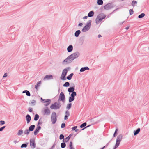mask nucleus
Returning a JSON list of instances; mask_svg holds the SVG:
<instances>
[{
  "instance_id": "473e14b6",
  "label": "nucleus",
  "mask_w": 149,
  "mask_h": 149,
  "mask_svg": "<svg viewBox=\"0 0 149 149\" xmlns=\"http://www.w3.org/2000/svg\"><path fill=\"white\" fill-rule=\"evenodd\" d=\"M120 143V142L117 141H116V143L114 149H115L116 148H117L118 147V146L119 145Z\"/></svg>"
},
{
  "instance_id": "69168bd1",
  "label": "nucleus",
  "mask_w": 149,
  "mask_h": 149,
  "mask_svg": "<svg viewBox=\"0 0 149 149\" xmlns=\"http://www.w3.org/2000/svg\"><path fill=\"white\" fill-rule=\"evenodd\" d=\"M116 134L114 133V135H113V136H114V137H115V134Z\"/></svg>"
},
{
  "instance_id": "49530a36",
  "label": "nucleus",
  "mask_w": 149,
  "mask_h": 149,
  "mask_svg": "<svg viewBox=\"0 0 149 149\" xmlns=\"http://www.w3.org/2000/svg\"><path fill=\"white\" fill-rule=\"evenodd\" d=\"M0 125H3V124H4L5 123V122L4 121H2V120H1L0 121Z\"/></svg>"
},
{
  "instance_id": "052dcab7",
  "label": "nucleus",
  "mask_w": 149,
  "mask_h": 149,
  "mask_svg": "<svg viewBox=\"0 0 149 149\" xmlns=\"http://www.w3.org/2000/svg\"><path fill=\"white\" fill-rule=\"evenodd\" d=\"M82 25V23H79V26H81Z\"/></svg>"
},
{
  "instance_id": "2eb2a0df",
  "label": "nucleus",
  "mask_w": 149,
  "mask_h": 149,
  "mask_svg": "<svg viewBox=\"0 0 149 149\" xmlns=\"http://www.w3.org/2000/svg\"><path fill=\"white\" fill-rule=\"evenodd\" d=\"M26 119L27 121V123H28L31 120V117L29 115H27L26 117Z\"/></svg>"
},
{
  "instance_id": "4468645a",
  "label": "nucleus",
  "mask_w": 149,
  "mask_h": 149,
  "mask_svg": "<svg viewBox=\"0 0 149 149\" xmlns=\"http://www.w3.org/2000/svg\"><path fill=\"white\" fill-rule=\"evenodd\" d=\"M41 100L43 101L44 103L45 102H48L47 104L46 105V106H48L49 104H50V99H43L42 98H41Z\"/></svg>"
},
{
  "instance_id": "5fc2aeb1",
  "label": "nucleus",
  "mask_w": 149,
  "mask_h": 149,
  "mask_svg": "<svg viewBox=\"0 0 149 149\" xmlns=\"http://www.w3.org/2000/svg\"><path fill=\"white\" fill-rule=\"evenodd\" d=\"M64 119L65 120H66L68 119V116L67 115H66L65 116Z\"/></svg>"
},
{
  "instance_id": "e2e57ef3",
  "label": "nucleus",
  "mask_w": 149,
  "mask_h": 149,
  "mask_svg": "<svg viewBox=\"0 0 149 149\" xmlns=\"http://www.w3.org/2000/svg\"><path fill=\"white\" fill-rule=\"evenodd\" d=\"M101 37V36L100 35H99L98 36V37L99 38Z\"/></svg>"
},
{
  "instance_id": "72a5a7b5",
  "label": "nucleus",
  "mask_w": 149,
  "mask_h": 149,
  "mask_svg": "<svg viewBox=\"0 0 149 149\" xmlns=\"http://www.w3.org/2000/svg\"><path fill=\"white\" fill-rule=\"evenodd\" d=\"M70 84L68 82H66L63 85V86L64 87H67L69 86Z\"/></svg>"
},
{
  "instance_id": "9d476101",
  "label": "nucleus",
  "mask_w": 149,
  "mask_h": 149,
  "mask_svg": "<svg viewBox=\"0 0 149 149\" xmlns=\"http://www.w3.org/2000/svg\"><path fill=\"white\" fill-rule=\"evenodd\" d=\"M59 99L63 102H64L65 100V96L63 92H61L60 94Z\"/></svg>"
},
{
  "instance_id": "393cba45",
  "label": "nucleus",
  "mask_w": 149,
  "mask_h": 149,
  "mask_svg": "<svg viewBox=\"0 0 149 149\" xmlns=\"http://www.w3.org/2000/svg\"><path fill=\"white\" fill-rule=\"evenodd\" d=\"M80 33V30L77 31L75 33V35L76 37H78Z\"/></svg>"
},
{
  "instance_id": "0eeeda50",
  "label": "nucleus",
  "mask_w": 149,
  "mask_h": 149,
  "mask_svg": "<svg viewBox=\"0 0 149 149\" xmlns=\"http://www.w3.org/2000/svg\"><path fill=\"white\" fill-rule=\"evenodd\" d=\"M79 56V54L78 53H73L69 57L70 58V59L72 61L74 59L77 58Z\"/></svg>"
},
{
  "instance_id": "f704fd0d",
  "label": "nucleus",
  "mask_w": 149,
  "mask_h": 149,
  "mask_svg": "<svg viewBox=\"0 0 149 149\" xmlns=\"http://www.w3.org/2000/svg\"><path fill=\"white\" fill-rule=\"evenodd\" d=\"M77 128V126L73 127H72V130H75V132H77L78 130V129H76Z\"/></svg>"
},
{
  "instance_id": "6e6552de",
  "label": "nucleus",
  "mask_w": 149,
  "mask_h": 149,
  "mask_svg": "<svg viewBox=\"0 0 149 149\" xmlns=\"http://www.w3.org/2000/svg\"><path fill=\"white\" fill-rule=\"evenodd\" d=\"M76 95V93L75 92L72 93L71 97H69V102H71L74 100V97Z\"/></svg>"
},
{
  "instance_id": "39448f33",
  "label": "nucleus",
  "mask_w": 149,
  "mask_h": 149,
  "mask_svg": "<svg viewBox=\"0 0 149 149\" xmlns=\"http://www.w3.org/2000/svg\"><path fill=\"white\" fill-rule=\"evenodd\" d=\"M60 105L59 104L56 102L52 104L50 107V108L51 109H57L60 108Z\"/></svg>"
},
{
  "instance_id": "338daca9",
  "label": "nucleus",
  "mask_w": 149,
  "mask_h": 149,
  "mask_svg": "<svg viewBox=\"0 0 149 149\" xmlns=\"http://www.w3.org/2000/svg\"><path fill=\"white\" fill-rule=\"evenodd\" d=\"M89 126H89H87L86 127H85V128H86V127H88Z\"/></svg>"
},
{
  "instance_id": "bb28decb",
  "label": "nucleus",
  "mask_w": 149,
  "mask_h": 149,
  "mask_svg": "<svg viewBox=\"0 0 149 149\" xmlns=\"http://www.w3.org/2000/svg\"><path fill=\"white\" fill-rule=\"evenodd\" d=\"M73 75V73L71 74H70L69 75V76H68V77H67V79L69 80H71L72 78V76Z\"/></svg>"
},
{
  "instance_id": "e433bc0d",
  "label": "nucleus",
  "mask_w": 149,
  "mask_h": 149,
  "mask_svg": "<svg viewBox=\"0 0 149 149\" xmlns=\"http://www.w3.org/2000/svg\"><path fill=\"white\" fill-rule=\"evenodd\" d=\"M36 103L35 100H33L31 101L30 104L32 105H34L35 104V103Z\"/></svg>"
},
{
  "instance_id": "a211bd4d",
  "label": "nucleus",
  "mask_w": 149,
  "mask_h": 149,
  "mask_svg": "<svg viewBox=\"0 0 149 149\" xmlns=\"http://www.w3.org/2000/svg\"><path fill=\"white\" fill-rule=\"evenodd\" d=\"M73 46L72 45H69L67 48V50L68 52H70L73 50Z\"/></svg>"
},
{
  "instance_id": "8fccbe9b",
  "label": "nucleus",
  "mask_w": 149,
  "mask_h": 149,
  "mask_svg": "<svg viewBox=\"0 0 149 149\" xmlns=\"http://www.w3.org/2000/svg\"><path fill=\"white\" fill-rule=\"evenodd\" d=\"M29 111L30 112H31L32 111V109L31 108H29L28 109Z\"/></svg>"
},
{
  "instance_id": "680f3d73",
  "label": "nucleus",
  "mask_w": 149,
  "mask_h": 149,
  "mask_svg": "<svg viewBox=\"0 0 149 149\" xmlns=\"http://www.w3.org/2000/svg\"><path fill=\"white\" fill-rule=\"evenodd\" d=\"M26 91H27V90H25V91H23L22 93H26Z\"/></svg>"
},
{
  "instance_id": "13d9d810",
  "label": "nucleus",
  "mask_w": 149,
  "mask_h": 149,
  "mask_svg": "<svg viewBox=\"0 0 149 149\" xmlns=\"http://www.w3.org/2000/svg\"><path fill=\"white\" fill-rule=\"evenodd\" d=\"M71 136L72 135H71V134H70L68 137H67L69 138V139H70V138H71Z\"/></svg>"
},
{
  "instance_id": "09e8293b",
  "label": "nucleus",
  "mask_w": 149,
  "mask_h": 149,
  "mask_svg": "<svg viewBox=\"0 0 149 149\" xmlns=\"http://www.w3.org/2000/svg\"><path fill=\"white\" fill-rule=\"evenodd\" d=\"M5 126H4L1 128H0V131H2L3 129L5 128Z\"/></svg>"
},
{
  "instance_id": "c9c22d12",
  "label": "nucleus",
  "mask_w": 149,
  "mask_h": 149,
  "mask_svg": "<svg viewBox=\"0 0 149 149\" xmlns=\"http://www.w3.org/2000/svg\"><path fill=\"white\" fill-rule=\"evenodd\" d=\"M61 147L62 148H64L66 146V144L65 143H62L61 144Z\"/></svg>"
},
{
  "instance_id": "c85d7f7f",
  "label": "nucleus",
  "mask_w": 149,
  "mask_h": 149,
  "mask_svg": "<svg viewBox=\"0 0 149 149\" xmlns=\"http://www.w3.org/2000/svg\"><path fill=\"white\" fill-rule=\"evenodd\" d=\"M97 4L99 5H102L103 3V2L102 0H98Z\"/></svg>"
},
{
  "instance_id": "412c9836",
  "label": "nucleus",
  "mask_w": 149,
  "mask_h": 149,
  "mask_svg": "<svg viewBox=\"0 0 149 149\" xmlns=\"http://www.w3.org/2000/svg\"><path fill=\"white\" fill-rule=\"evenodd\" d=\"M89 69V68L88 67H86L84 68H81L80 70V71L81 72H83L85 70H88Z\"/></svg>"
},
{
  "instance_id": "2f4dec72",
  "label": "nucleus",
  "mask_w": 149,
  "mask_h": 149,
  "mask_svg": "<svg viewBox=\"0 0 149 149\" xmlns=\"http://www.w3.org/2000/svg\"><path fill=\"white\" fill-rule=\"evenodd\" d=\"M29 131H30L29 130H27V129L26 130L24 131V133L25 134L28 135L29 133V132H30Z\"/></svg>"
},
{
  "instance_id": "b1692460",
  "label": "nucleus",
  "mask_w": 149,
  "mask_h": 149,
  "mask_svg": "<svg viewBox=\"0 0 149 149\" xmlns=\"http://www.w3.org/2000/svg\"><path fill=\"white\" fill-rule=\"evenodd\" d=\"M140 130V129L139 128H138L136 131L134 132V135H136L139 132Z\"/></svg>"
},
{
  "instance_id": "ea45409f",
  "label": "nucleus",
  "mask_w": 149,
  "mask_h": 149,
  "mask_svg": "<svg viewBox=\"0 0 149 149\" xmlns=\"http://www.w3.org/2000/svg\"><path fill=\"white\" fill-rule=\"evenodd\" d=\"M23 133V131L21 130H20L19 131L17 134L19 135H21Z\"/></svg>"
},
{
  "instance_id": "3c124183",
  "label": "nucleus",
  "mask_w": 149,
  "mask_h": 149,
  "mask_svg": "<svg viewBox=\"0 0 149 149\" xmlns=\"http://www.w3.org/2000/svg\"><path fill=\"white\" fill-rule=\"evenodd\" d=\"M65 113L67 116H69V115H70L68 111H66V112H65Z\"/></svg>"
},
{
  "instance_id": "20e7f679",
  "label": "nucleus",
  "mask_w": 149,
  "mask_h": 149,
  "mask_svg": "<svg viewBox=\"0 0 149 149\" xmlns=\"http://www.w3.org/2000/svg\"><path fill=\"white\" fill-rule=\"evenodd\" d=\"M51 119L52 123L54 124L56 122V114L55 112H53L51 115Z\"/></svg>"
},
{
  "instance_id": "f3484780",
  "label": "nucleus",
  "mask_w": 149,
  "mask_h": 149,
  "mask_svg": "<svg viewBox=\"0 0 149 149\" xmlns=\"http://www.w3.org/2000/svg\"><path fill=\"white\" fill-rule=\"evenodd\" d=\"M41 128L40 126H38L37 128L35 130L34 132V134L36 135L37 134V132L39 131V130Z\"/></svg>"
},
{
  "instance_id": "c03bdc74",
  "label": "nucleus",
  "mask_w": 149,
  "mask_h": 149,
  "mask_svg": "<svg viewBox=\"0 0 149 149\" xmlns=\"http://www.w3.org/2000/svg\"><path fill=\"white\" fill-rule=\"evenodd\" d=\"M27 147V145L26 144H22L21 147V148H26Z\"/></svg>"
},
{
  "instance_id": "aec40b11",
  "label": "nucleus",
  "mask_w": 149,
  "mask_h": 149,
  "mask_svg": "<svg viewBox=\"0 0 149 149\" xmlns=\"http://www.w3.org/2000/svg\"><path fill=\"white\" fill-rule=\"evenodd\" d=\"M35 127V126L34 125H32L30 126L29 130L30 131H33Z\"/></svg>"
},
{
  "instance_id": "c756f323",
  "label": "nucleus",
  "mask_w": 149,
  "mask_h": 149,
  "mask_svg": "<svg viewBox=\"0 0 149 149\" xmlns=\"http://www.w3.org/2000/svg\"><path fill=\"white\" fill-rule=\"evenodd\" d=\"M72 104L71 103H70L68 104L66 108L68 109H69L71 107Z\"/></svg>"
},
{
  "instance_id": "774afa93",
  "label": "nucleus",
  "mask_w": 149,
  "mask_h": 149,
  "mask_svg": "<svg viewBox=\"0 0 149 149\" xmlns=\"http://www.w3.org/2000/svg\"><path fill=\"white\" fill-rule=\"evenodd\" d=\"M126 29H128V28H126Z\"/></svg>"
},
{
  "instance_id": "a18cd8bd",
  "label": "nucleus",
  "mask_w": 149,
  "mask_h": 149,
  "mask_svg": "<svg viewBox=\"0 0 149 149\" xmlns=\"http://www.w3.org/2000/svg\"><path fill=\"white\" fill-rule=\"evenodd\" d=\"M64 136L63 134H61L59 138L60 139H64Z\"/></svg>"
},
{
  "instance_id": "5701e85b",
  "label": "nucleus",
  "mask_w": 149,
  "mask_h": 149,
  "mask_svg": "<svg viewBox=\"0 0 149 149\" xmlns=\"http://www.w3.org/2000/svg\"><path fill=\"white\" fill-rule=\"evenodd\" d=\"M41 83V81H39L37 83V84L35 86V88L36 89H38V87L40 86Z\"/></svg>"
},
{
  "instance_id": "f257e3e1",
  "label": "nucleus",
  "mask_w": 149,
  "mask_h": 149,
  "mask_svg": "<svg viewBox=\"0 0 149 149\" xmlns=\"http://www.w3.org/2000/svg\"><path fill=\"white\" fill-rule=\"evenodd\" d=\"M106 17V15L103 14H100L98 15L95 20L96 23L97 24Z\"/></svg>"
},
{
  "instance_id": "cd10ccee",
  "label": "nucleus",
  "mask_w": 149,
  "mask_h": 149,
  "mask_svg": "<svg viewBox=\"0 0 149 149\" xmlns=\"http://www.w3.org/2000/svg\"><path fill=\"white\" fill-rule=\"evenodd\" d=\"M145 15L144 13H141V14H140L138 16V18H140V19L141 18L144 17Z\"/></svg>"
},
{
  "instance_id": "9b49d317",
  "label": "nucleus",
  "mask_w": 149,
  "mask_h": 149,
  "mask_svg": "<svg viewBox=\"0 0 149 149\" xmlns=\"http://www.w3.org/2000/svg\"><path fill=\"white\" fill-rule=\"evenodd\" d=\"M111 4L110 3H108L105 5L104 7V9L108 10L112 8Z\"/></svg>"
},
{
  "instance_id": "7c9ffc66",
  "label": "nucleus",
  "mask_w": 149,
  "mask_h": 149,
  "mask_svg": "<svg viewBox=\"0 0 149 149\" xmlns=\"http://www.w3.org/2000/svg\"><path fill=\"white\" fill-rule=\"evenodd\" d=\"M39 118V116L38 114L35 115L34 117V120H37Z\"/></svg>"
},
{
  "instance_id": "864d4df0",
  "label": "nucleus",
  "mask_w": 149,
  "mask_h": 149,
  "mask_svg": "<svg viewBox=\"0 0 149 149\" xmlns=\"http://www.w3.org/2000/svg\"><path fill=\"white\" fill-rule=\"evenodd\" d=\"M55 144H54L53 146L51 148L52 149H53V148H54L55 146Z\"/></svg>"
},
{
  "instance_id": "58836bf2",
  "label": "nucleus",
  "mask_w": 149,
  "mask_h": 149,
  "mask_svg": "<svg viewBox=\"0 0 149 149\" xmlns=\"http://www.w3.org/2000/svg\"><path fill=\"white\" fill-rule=\"evenodd\" d=\"M69 140V138L67 137L63 139V141L64 142H68Z\"/></svg>"
},
{
  "instance_id": "a19ab883",
  "label": "nucleus",
  "mask_w": 149,
  "mask_h": 149,
  "mask_svg": "<svg viewBox=\"0 0 149 149\" xmlns=\"http://www.w3.org/2000/svg\"><path fill=\"white\" fill-rule=\"evenodd\" d=\"M69 146L70 147V149H74L72 147V142H70Z\"/></svg>"
},
{
  "instance_id": "f8f14e48",
  "label": "nucleus",
  "mask_w": 149,
  "mask_h": 149,
  "mask_svg": "<svg viewBox=\"0 0 149 149\" xmlns=\"http://www.w3.org/2000/svg\"><path fill=\"white\" fill-rule=\"evenodd\" d=\"M30 145L32 148H34L35 147V141L33 139H31L30 140Z\"/></svg>"
},
{
  "instance_id": "a878e982",
  "label": "nucleus",
  "mask_w": 149,
  "mask_h": 149,
  "mask_svg": "<svg viewBox=\"0 0 149 149\" xmlns=\"http://www.w3.org/2000/svg\"><path fill=\"white\" fill-rule=\"evenodd\" d=\"M137 2L135 1L134 0H133L132 1V5L133 6H134L136 5L137 4Z\"/></svg>"
},
{
  "instance_id": "1a4fd4ad",
  "label": "nucleus",
  "mask_w": 149,
  "mask_h": 149,
  "mask_svg": "<svg viewBox=\"0 0 149 149\" xmlns=\"http://www.w3.org/2000/svg\"><path fill=\"white\" fill-rule=\"evenodd\" d=\"M72 61V60L70 59V58L69 56L63 61L62 63L63 65L66 64L71 62Z\"/></svg>"
},
{
  "instance_id": "bf43d9fd",
  "label": "nucleus",
  "mask_w": 149,
  "mask_h": 149,
  "mask_svg": "<svg viewBox=\"0 0 149 149\" xmlns=\"http://www.w3.org/2000/svg\"><path fill=\"white\" fill-rule=\"evenodd\" d=\"M117 131H118V129H116V131H115V132L114 133H115V134H116V133H117Z\"/></svg>"
},
{
  "instance_id": "dca6fc26",
  "label": "nucleus",
  "mask_w": 149,
  "mask_h": 149,
  "mask_svg": "<svg viewBox=\"0 0 149 149\" xmlns=\"http://www.w3.org/2000/svg\"><path fill=\"white\" fill-rule=\"evenodd\" d=\"M122 137L123 136L122 135H120L117 137L116 141L119 142H120L122 139Z\"/></svg>"
},
{
  "instance_id": "f03ea898",
  "label": "nucleus",
  "mask_w": 149,
  "mask_h": 149,
  "mask_svg": "<svg viewBox=\"0 0 149 149\" xmlns=\"http://www.w3.org/2000/svg\"><path fill=\"white\" fill-rule=\"evenodd\" d=\"M91 23V21H89L88 22L86 25L83 28L82 30V31L85 32L88 30L89 29Z\"/></svg>"
},
{
  "instance_id": "603ef678",
  "label": "nucleus",
  "mask_w": 149,
  "mask_h": 149,
  "mask_svg": "<svg viewBox=\"0 0 149 149\" xmlns=\"http://www.w3.org/2000/svg\"><path fill=\"white\" fill-rule=\"evenodd\" d=\"M42 121L40 119L39 120V121L38 122V124H42Z\"/></svg>"
},
{
  "instance_id": "7ed1b4c3",
  "label": "nucleus",
  "mask_w": 149,
  "mask_h": 149,
  "mask_svg": "<svg viewBox=\"0 0 149 149\" xmlns=\"http://www.w3.org/2000/svg\"><path fill=\"white\" fill-rule=\"evenodd\" d=\"M67 72L68 70L66 69H65L63 70L62 73L60 77V79L61 80H66L65 77L67 73Z\"/></svg>"
},
{
  "instance_id": "4c0bfd02",
  "label": "nucleus",
  "mask_w": 149,
  "mask_h": 149,
  "mask_svg": "<svg viewBox=\"0 0 149 149\" xmlns=\"http://www.w3.org/2000/svg\"><path fill=\"white\" fill-rule=\"evenodd\" d=\"M86 125V122H85L83 124H81V125H80V127L81 128H83V127H85Z\"/></svg>"
},
{
  "instance_id": "ddd939ff",
  "label": "nucleus",
  "mask_w": 149,
  "mask_h": 149,
  "mask_svg": "<svg viewBox=\"0 0 149 149\" xmlns=\"http://www.w3.org/2000/svg\"><path fill=\"white\" fill-rule=\"evenodd\" d=\"M52 78H53V77L52 75L48 74V75H46L45 76V77H44V80H46V79L48 80V79H52Z\"/></svg>"
},
{
  "instance_id": "37998d69",
  "label": "nucleus",
  "mask_w": 149,
  "mask_h": 149,
  "mask_svg": "<svg viewBox=\"0 0 149 149\" xmlns=\"http://www.w3.org/2000/svg\"><path fill=\"white\" fill-rule=\"evenodd\" d=\"M26 95L28 96H30L31 94L29 92V91H27L26 92Z\"/></svg>"
},
{
  "instance_id": "79ce46f5",
  "label": "nucleus",
  "mask_w": 149,
  "mask_h": 149,
  "mask_svg": "<svg viewBox=\"0 0 149 149\" xmlns=\"http://www.w3.org/2000/svg\"><path fill=\"white\" fill-rule=\"evenodd\" d=\"M130 14V15L132 14L133 13V10L132 9H130L129 10Z\"/></svg>"
},
{
  "instance_id": "4be33fe9",
  "label": "nucleus",
  "mask_w": 149,
  "mask_h": 149,
  "mask_svg": "<svg viewBox=\"0 0 149 149\" xmlns=\"http://www.w3.org/2000/svg\"><path fill=\"white\" fill-rule=\"evenodd\" d=\"M94 14V13L93 11H91L88 13V16L89 17H91L93 16Z\"/></svg>"
},
{
  "instance_id": "6e6d98bb",
  "label": "nucleus",
  "mask_w": 149,
  "mask_h": 149,
  "mask_svg": "<svg viewBox=\"0 0 149 149\" xmlns=\"http://www.w3.org/2000/svg\"><path fill=\"white\" fill-rule=\"evenodd\" d=\"M7 76V73H5L4 75H3V77H6Z\"/></svg>"
},
{
  "instance_id": "6ab92c4d",
  "label": "nucleus",
  "mask_w": 149,
  "mask_h": 149,
  "mask_svg": "<svg viewBox=\"0 0 149 149\" xmlns=\"http://www.w3.org/2000/svg\"><path fill=\"white\" fill-rule=\"evenodd\" d=\"M74 88L73 87H70L68 89V91L70 92H74Z\"/></svg>"
},
{
  "instance_id": "423d86ee",
  "label": "nucleus",
  "mask_w": 149,
  "mask_h": 149,
  "mask_svg": "<svg viewBox=\"0 0 149 149\" xmlns=\"http://www.w3.org/2000/svg\"><path fill=\"white\" fill-rule=\"evenodd\" d=\"M43 113L44 115H49L50 114V110L48 107H45L44 109Z\"/></svg>"
},
{
  "instance_id": "4d7b16f0",
  "label": "nucleus",
  "mask_w": 149,
  "mask_h": 149,
  "mask_svg": "<svg viewBox=\"0 0 149 149\" xmlns=\"http://www.w3.org/2000/svg\"><path fill=\"white\" fill-rule=\"evenodd\" d=\"M88 17L87 16H85V17H83V19H87Z\"/></svg>"
},
{
  "instance_id": "de8ad7c7",
  "label": "nucleus",
  "mask_w": 149,
  "mask_h": 149,
  "mask_svg": "<svg viewBox=\"0 0 149 149\" xmlns=\"http://www.w3.org/2000/svg\"><path fill=\"white\" fill-rule=\"evenodd\" d=\"M65 126V124L64 123H62L61 125V127L62 128H64Z\"/></svg>"
},
{
  "instance_id": "0e129e2a",
  "label": "nucleus",
  "mask_w": 149,
  "mask_h": 149,
  "mask_svg": "<svg viewBox=\"0 0 149 149\" xmlns=\"http://www.w3.org/2000/svg\"><path fill=\"white\" fill-rule=\"evenodd\" d=\"M105 146H104L102 148V149H104V148H105Z\"/></svg>"
}]
</instances>
